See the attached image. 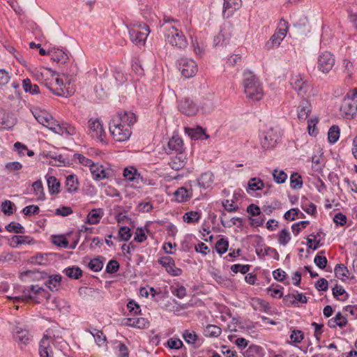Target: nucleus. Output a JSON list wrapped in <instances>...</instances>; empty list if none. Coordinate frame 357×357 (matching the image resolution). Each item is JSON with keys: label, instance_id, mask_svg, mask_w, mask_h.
<instances>
[{"label": "nucleus", "instance_id": "obj_1", "mask_svg": "<svg viewBox=\"0 0 357 357\" xmlns=\"http://www.w3.org/2000/svg\"><path fill=\"white\" fill-rule=\"evenodd\" d=\"M160 26L163 29L164 36L167 43L178 50H185L188 45L187 38L181 30V22L164 15L162 22L160 21Z\"/></svg>", "mask_w": 357, "mask_h": 357}, {"label": "nucleus", "instance_id": "obj_2", "mask_svg": "<svg viewBox=\"0 0 357 357\" xmlns=\"http://www.w3.org/2000/svg\"><path fill=\"white\" fill-rule=\"evenodd\" d=\"M137 121L135 113L124 111L119 113L109 125V131L114 139L117 142H124L128 139L132 134L130 127Z\"/></svg>", "mask_w": 357, "mask_h": 357}, {"label": "nucleus", "instance_id": "obj_3", "mask_svg": "<svg viewBox=\"0 0 357 357\" xmlns=\"http://www.w3.org/2000/svg\"><path fill=\"white\" fill-rule=\"evenodd\" d=\"M22 294L14 297H8L13 299L14 303L33 301L35 303H42L45 299L48 303L50 299V294L44 288L38 285H30L24 287L21 290Z\"/></svg>", "mask_w": 357, "mask_h": 357}, {"label": "nucleus", "instance_id": "obj_4", "mask_svg": "<svg viewBox=\"0 0 357 357\" xmlns=\"http://www.w3.org/2000/svg\"><path fill=\"white\" fill-rule=\"evenodd\" d=\"M243 88L247 98L259 100L263 96V90L258 77L250 70L243 72Z\"/></svg>", "mask_w": 357, "mask_h": 357}, {"label": "nucleus", "instance_id": "obj_5", "mask_svg": "<svg viewBox=\"0 0 357 357\" xmlns=\"http://www.w3.org/2000/svg\"><path fill=\"white\" fill-rule=\"evenodd\" d=\"M281 133L278 128L271 127L260 135L261 145L263 149H273L280 141Z\"/></svg>", "mask_w": 357, "mask_h": 357}, {"label": "nucleus", "instance_id": "obj_6", "mask_svg": "<svg viewBox=\"0 0 357 357\" xmlns=\"http://www.w3.org/2000/svg\"><path fill=\"white\" fill-rule=\"evenodd\" d=\"M130 38L136 45L144 44L149 33V27L146 24L139 23L135 24L133 28L128 30Z\"/></svg>", "mask_w": 357, "mask_h": 357}, {"label": "nucleus", "instance_id": "obj_7", "mask_svg": "<svg viewBox=\"0 0 357 357\" xmlns=\"http://www.w3.org/2000/svg\"><path fill=\"white\" fill-rule=\"evenodd\" d=\"M87 133L98 142L106 143V132L101 121L98 119H90L88 121Z\"/></svg>", "mask_w": 357, "mask_h": 357}, {"label": "nucleus", "instance_id": "obj_8", "mask_svg": "<svg viewBox=\"0 0 357 357\" xmlns=\"http://www.w3.org/2000/svg\"><path fill=\"white\" fill-rule=\"evenodd\" d=\"M335 63V57L328 51H324L319 54L317 61V68L324 74H328Z\"/></svg>", "mask_w": 357, "mask_h": 357}, {"label": "nucleus", "instance_id": "obj_9", "mask_svg": "<svg viewBox=\"0 0 357 357\" xmlns=\"http://www.w3.org/2000/svg\"><path fill=\"white\" fill-rule=\"evenodd\" d=\"M177 107L181 114L187 116L196 115L199 109L198 105L189 98H184L179 100L178 101Z\"/></svg>", "mask_w": 357, "mask_h": 357}, {"label": "nucleus", "instance_id": "obj_10", "mask_svg": "<svg viewBox=\"0 0 357 357\" xmlns=\"http://www.w3.org/2000/svg\"><path fill=\"white\" fill-rule=\"evenodd\" d=\"M178 68L181 74L186 78L195 76L198 70L196 62L187 58H182L178 61Z\"/></svg>", "mask_w": 357, "mask_h": 357}, {"label": "nucleus", "instance_id": "obj_11", "mask_svg": "<svg viewBox=\"0 0 357 357\" xmlns=\"http://www.w3.org/2000/svg\"><path fill=\"white\" fill-rule=\"evenodd\" d=\"M158 263L164 267L166 271L172 276H179L182 274V270L175 265V261L171 257H161L158 259Z\"/></svg>", "mask_w": 357, "mask_h": 357}, {"label": "nucleus", "instance_id": "obj_12", "mask_svg": "<svg viewBox=\"0 0 357 357\" xmlns=\"http://www.w3.org/2000/svg\"><path fill=\"white\" fill-rule=\"evenodd\" d=\"M291 85L299 95L306 93L311 87L310 83L301 77V75H296L291 77L290 80Z\"/></svg>", "mask_w": 357, "mask_h": 357}, {"label": "nucleus", "instance_id": "obj_13", "mask_svg": "<svg viewBox=\"0 0 357 357\" xmlns=\"http://www.w3.org/2000/svg\"><path fill=\"white\" fill-rule=\"evenodd\" d=\"M53 340L51 337L44 335L39 343L38 353L40 357H54L52 348Z\"/></svg>", "mask_w": 357, "mask_h": 357}, {"label": "nucleus", "instance_id": "obj_14", "mask_svg": "<svg viewBox=\"0 0 357 357\" xmlns=\"http://www.w3.org/2000/svg\"><path fill=\"white\" fill-rule=\"evenodd\" d=\"M90 171L93 179L97 181L112 176L111 169L105 168L103 165L98 163H94Z\"/></svg>", "mask_w": 357, "mask_h": 357}, {"label": "nucleus", "instance_id": "obj_15", "mask_svg": "<svg viewBox=\"0 0 357 357\" xmlns=\"http://www.w3.org/2000/svg\"><path fill=\"white\" fill-rule=\"evenodd\" d=\"M340 111L346 119H353L357 112L356 102L349 98H344L340 107Z\"/></svg>", "mask_w": 357, "mask_h": 357}, {"label": "nucleus", "instance_id": "obj_16", "mask_svg": "<svg viewBox=\"0 0 357 357\" xmlns=\"http://www.w3.org/2000/svg\"><path fill=\"white\" fill-rule=\"evenodd\" d=\"M13 338L19 344L26 345L31 340L29 331L21 326H15L13 329Z\"/></svg>", "mask_w": 357, "mask_h": 357}, {"label": "nucleus", "instance_id": "obj_17", "mask_svg": "<svg viewBox=\"0 0 357 357\" xmlns=\"http://www.w3.org/2000/svg\"><path fill=\"white\" fill-rule=\"evenodd\" d=\"M47 307L50 310H58L59 312H68L70 310V305L67 301L63 298L54 297L48 300Z\"/></svg>", "mask_w": 357, "mask_h": 357}, {"label": "nucleus", "instance_id": "obj_18", "mask_svg": "<svg viewBox=\"0 0 357 357\" xmlns=\"http://www.w3.org/2000/svg\"><path fill=\"white\" fill-rule=\"evenodd\" d=\"M241 0H224L222 7L223 17H231L234 12L241 7Z\"/></svg>", "mask_w": 357, "mask_h": 357}, {"label": "nucleus", "instance_id": "obj_19", "mask_svg": "<svg viewBox=\"0 0 357 357\" xmlns=\"http://www.w3.org/2000/svg\"><path fill=\"white\" fill-rule=\"evenodd\" d=\"M48 54L50 55L53 61H56L58 63L63 64L68 60L67 52L59 48L52 47L48 50Z\"/></svg>", "mask_w": 357, "mask_h": 357}, {"label": "nucleus", "instance_id": "obj_20", "mask_svg": "<svg viewBox=\"0 0 357 357\" xmlns=\"http://www.w3.org/2000/svg\"><path fill=\"white\" fill-rule=\"evenodd\" d=\"M229 29V26L224 25L221 29L220 32L214 37V46L223 45L227 43L231 36Z\"/></svg>", "mask_w": 357, "mask_h": 357}, {"label": "nucleus", "instance_id": "obj_21", "mask_svg": "<svg viewBox=\"0 0 357 357\" xmlns=\"http://www.w3.org/2000/svg\"><path fill=\"white\" fill-rule=\"evenodd\" d=\"M79 183L78 178L75 174H70L66 177V190L70 194H74L78 191Z\"/></svg>", "mask_w": 357, "mask_h": 357}, {"label": "nucleus", "instance_id": "obj_22", "mask_svg": "<svg viewBox=\"0 0 357 357\" xmlns=\"http://www.w3.org/2000/svg\"><path fill=\"white\" fill-rule=\"evenodd\" d=\"M183 149V140L178 136H172L167 143V149L165 151L169 154L172 151L181 152Z\"/></svg>", "mask_w": 357, "mask_h": 357}, {"label": "nucleus", "instance_id": "obj_23", "mask_svg": "<svg viewBox=\"0 0 357 357\" xmlns=\"http://www.w3.org/2000/svg\"><path fill=\"white\" fill-rule=\"evenodd\" d=\"M255 252L259 258H264L266 256H269L275 260H279L280 259V255L278 251L275 248L268 246H266L264 248H256Z\"/></svg>", "mask_w": 357, "mask_h": 357}, {"label": "nucleus", "instance_id": "obj_24", "mask_svg": "<svg viewBox=\"0 0 357 357\" xmlns=\"http://www.w3.org/2000/svg\"><path fill=\"white\" fill-rule=\"evenodd\" d=\"M54 133L62 136H73L77 132L76 128L68 123L59 124V127L54 128Z\"/></svg>", "mask_w": 357, "mask_h": 357}, {"label": "nucleus", "instance_id": "obj_25", "mask_svg": "<svg viewBox=\"0 0 357 357\" xmlns=\"http://www.w3.org/2000/svg\"><path fill=\"white\" fill-rule=\"evenodd\" d=\"M213 174L211 172L208 171L202 173L199 178L197 180L199 187L207 189L211 186L213 182Z\"/></svg>", "mask_w": 357, "mask_h": 357}, {"label": "nucleus", "instance_id": "obj_26", "mask_svg": "<svg viewBox=\"0 0 357 357\" xmlns=\"http://www.w3.org/2000/svg\"><path fill=\"white\" fill-rule=\"evenodd\" d=\"M312 110V107L310 102L307 100H303L297 108V116L300 120H305Z\"/></svg>", "mask_w": 357, "mask_h": 357}, {"label": "nucleus", "instance_id": "obj_27", "mask_svg": "<svg viewBox=\"0 0 357 357\" xmlns=\"http://www.w3.org/2000/svg\"><path fill=\"white\" fill-rule=\"evenodd\" d=\"M62 276L59 274L49 275L45 284L51 291H57L61 285Z\"/></svg>", "mask_w": 357, "mask_h": 357}, {"label": "nucleus", "instance_id": "obj_28", "mask_svg": "<svg viewBox=\"0 0 357 357\" xmlns=\"http://www.w3.org/2000/svg\"><path fill=\"white\" fill-rule=\"evenodd\" d=\"M104 215L102 208H93L87 215V222L91 225H96L100 222Z\"/></svg>", "mask_w": 357, "mask_h": 357}, {"label": "nucleus", "instance_id": "obj_29", "mask_svg": "<svg viewBox=\"0 0 357 357\" xmlns=\"http://www.w3.org/2000/svg\"><path fill=\"white\" fill-rule=\"evenodd\" d=\"M31 112L37 121L44 126H46L49 120L52 119V116L45 111H41L36 108L33 109Z\"/></svg>", "mask_w": 357, "mask_h": 357}, {"label": "nucleus", "instance_id": "obj_30", "mask_svg": "<svg viewBox=\"0 0 357 357\" xmlns=\"http://www.w3.org/2000/svg\"><path fill=\"white\" fill-rule=\"evenodd\" d=\"M123 176L130 181H136L139 183V180H142L140 174L137 169L133 167H126L123 171Z\"/></svg>", "mask_w": 357, "mask_h": 357}, {"label": "nucleus", "instance_id": "obj_31", "mask_svg": "<svg viewBox=\"0 0 357 357\" xmlns=\"http://www.w3.org/2000/svg\"><path fill=\"white\" fill-rule=\"evenodd\" d=\"M245 357H263L264 356V349L256 344H251L243 353Z\"/></svg>", "mask_w": 357, "mask_h": 357}, {"label": "nucleus", "instance_id": "obj_32", "mask_svg": "<svg viewBox=\"0 0 357 357\" xmlns=\"http://www.w3.org/2000/svg\"><path fill=\"white\" fill-rule=\"evenodd\" d=\"M174 196L178 202H185L191 197L192 190H188L185 187H181L176 190Z\"/></svg>", "mask_w": 357, "mask_h": 357}, {"label": "nucleus", "instance_id": "obj_33", "mask_svg": "<svg viewBox=\"0 0 357 357\" xmlns=\"http://www.w3.org/2000/svg\"><path fill=\"white\" fill-rule=\"evenodd\" d=\"M252 306L255 310L268 312L271 306L269 303L264 299L255 298L252 300Z\"/></svg>", "mask_w": 357, "mask_h": 357}, {"label": "nucleus", "instance_id": "obj_34", "mask_svg": "<svg viewBox=\"0 0 357 357\" xmlns=\"http://www.w3.org/2000/svg\"><path fill=\"white\" fill-rule=\"evenodd\" d=\"M188 134L194 139H207L209 138V135L200 126L195 128H189Z\"/></svg>", "mask_w": 357, "mask_h": 357}, {"label": "nucleus", "instance_id": "obj_35", "mask_svg": "<svg viewBox=\"0 0 357 357\" xmlns=\"http://www.w3.org/2000/svg\"><path fill=\"white\" fill-rule=\"evenodd\" d=\"M33 240L28 236H13L10 245L13 248H17L20 245L31 244Z\"/></svg>", "mask_w": 357, "mask_h": 357}, {"label": "nucleus", "instance_id": "obj_36", "mask_svg": "<svg viewBox=\"0 0 357 357\" xmlns=\"http://www.w3.org/2000/svg\"><path fill=\"white\" fill-rule=\"evenodd\" d=\"M49 192L52 195L58 194L60 192V182L55 176H50L47 178Z\"/></svg>", "mask_w": 357, "mask_h": 357}, {"label": "nucleus", "instance_id": "obj_37", "mask_svg": "<svg viewBox=\"0 0 357 357\" xmlns=\"http://www.w3.org/2000/svg\"><path fill=\"white\" fill-rule=\"evenodd\" d=\"M221 333L222 329L219 326L212 324L207 325L203 331L204 335L208 337H217Z\"/></svg>", "mask_w": 357, "mask_h": 357}, {"label": "nucleus", "instance_id": "obj_38", "mask_svg": "<svg viewBox=\"0 0 357 357\" xmlns=\"http://www.w3.org/2000/svg\"><path fill=\"white\" fill-rule=\"evenodd\" d=\"M22 87L26 93H29L31 95H36L40 93L39 86L37 84H32L31 79L29 78L23 79Z\"/></svg>", "mask_w": 357, "mask_h": 357}, {"label": "nucleus", "instance_id": "obj_39", "mask_svg": "<svg viewBox=\"0 0 357 357\" xmlns=\"http://www.w3.org/2000/svg\"><path fill=\"white\" fill-rule=\"evenodd\" d=\"M47 256L48 254L46 253H37L30 258L29 262L33 264L47 266L49 264Z\"/></svg>", "mask_w": 357, "mask_h": 357}, {"label": "nucleus", "instance_id": "obj_40", "mask_svg": "<svg viewBox=\"0 0 357 357\" xmlns=\"http://www.w3.org/2000/svg\"><path fill=\"white\" fill-rule=\"evenodd\" d=\"M63 273L70 278L77 280L82 276V271L78 266H69L64 269Z\"/></svg>", "mask_w": 357, "mask_h": 357}, {"label": "nucleus", "instance_id": "obj_41", "mask_svg": "<svg viewBox=\"0 0 357 357\" xmlns=\"http://www.w3.org/2000/svg\"><path fill=\"white\" fill-rule=\"evenodd\" d=\"M332 291L333 296L341 301H347L349 296V294L342 286L335 285V287L332 289Z\"/></svg>", "mask_w": 357, "mask_h": 357}, {"label": "nucleus", "instance_id": "obj_42", "mask_svg": "<svg viewBox=\"0 0 357 357\" xmlns=\"http://www.w3.org/2000/svg\"><path fill=\"white\" fill-rule=\"evenodd\" d=\"M264 185L263 181L259 178H252L248 181L247 192L248 193H250V190L256 191L261 190Z\"/></svg>", "mask_w": 357, "mask_h": 357}, {"label": "nucleus", "instance_id": "obj_43", "mask_svg": "<svg viewBox=\"0 0 357 357\" xmlns=\"http://www.w3.org/2000/svg\"><path fill=\"white\" fill-rule=\"evenodd\" d=\"M202 213L200 211H188L183 216V221L187 223H195L201 218Z\"/></svg>", "mask_w": 357, "mask_h": 357}, {"label": "nucleus", "instance_id": "obj_44", "mask_svg": "<svg viewBox=\"0 0 357 357\" xmlns=\"http://www.w3.org/2000/svg\"><path fill=\"white\" fill-rule=\"evenodd\" d=\"M32 188L34 195L37 197L38 200H44L45 193L43 186V183L40 180H38L33 183L32 184Z\"/></svg>", "mask_w": 357, "mask_h": 357}, {"label": "nucleus", "instance_id": "obj_45", "mask_svg": "<svg viewBox=\"0 0 357 357\" xmlns=\"http://www.w3.org/2000/svg\"><path fill=\"white\" fill-rule=\"evenodd\" d=\"M334 272L335 276L342 281L344 280V278H349V271L344 264H337L335 267Z\"/></svg>", "mask_w": 357, "mask_h": 357}, {"label": "nucleus", "instance_id": "obj_46", "mask_svg": "<svg viewBox=\"0 0 357 357\" xmlns=\"http://www.w3.org/2000/svg\"><path fill=\"white\" fill-rule=\"evenodd\" d=\"M290 186L294 190L301 189L303 187L302 177L298 173L294 172L291 174Z\"/></svg>", "mask_w": 357, "mask_h": 357}, {"label": "nucleus", "instance_id": "obj_47", "mask_svg": "<svg viewBox=\"0 0 357 357\" xmlns=\"http://www.w3.org/2000/svg\"><path fill=\"white\" fill-rule=\"evenodd\" d=\"M291 234L287 229H282L278 235V241L280 245L285 246L291 241Z\"/></svg>", "mask_w": 357, "mask_h": 357}, {"label": "nucleus", "instance_id": "obj_48", "mask_svg": "<svg viewBox=\"0 0 357 357\" xmlns=\"http://www.w3.org/2000/svg\"><path fill=\"white\" fill-rule=\"evenodd\" d=\"M340 137V128L337 126H332L328 132V139L331 144H335Z\"/></svg>", "mask_w": 357, "mask_h": 357}, {"label": "nucleus", "instance_id": "obj_49", "mask_svg": "<svg viewBox=\"0 0 357 357\" xmlns=\"http://www.w3.org/2000/svg\"><path fill=\"white\" fill-rule=\"evenodd\" d=\"M114 347L118 351L119 357H128L129 351L125 344L116 340L114 342Z\"/></svg>", "mask_w": 357, "mask_h": 357}, {"label": "nucleus", "instance_id": "obj_50", "mask_svg": "<svg viewBox=\"0 0 357 357\" xmlns=\"http://www.w3.org/2000/svg\"><path fill=\"white\" fill-rule=\"evenodd\" d=\"M215 250L220 255L225 253L229 248V242L227 238H221L215 243Z\"/></svg>", "mask_w": 357, "mask_h": 357}, {"label": "nucleus", "instance_id": "obj_51", "mask_svg": "<svg viewBox=\"0 0 357 357\" xmlns=\"http://www.w3.org/2000/svg\"><path fill=\"white\" fill-rule=\"evenodd\" d=\"M6 229L9 232H14L16 234H24L25 229L24 227L16 222H11L8 225L6 226Z\"/></svg>", "mask_w": 357, "mask_h": 357}, {"label": "nucleus", "instance_id": "obj_52", "mask_svg": "<svg viewBox=\"0 0 357 357\" xmlns=\"http://www.w3.org/2000/svg\"><path fill=\"white\" fill-rule=\"evenodd\" d=\"M182 337L184 340L189 344H195L197 339L198 336L194 331L185 330L183 331L182 334Z\"/></svg>", "mask_w": 357, "mask_h": 357}, {"label": "nucleus", "instance_id": "obj_53", "mask_svg": "<svg viewBox=\"0 0 357 357\" xmlns=\"http://www.w3.org/2000/svg\"><path fill=\"white\" fill-rule=\"evenodd\" d=\"M52 243L60 248H68V241L63 235L52 236Z\"/></svg>", "mask_w": 357, "mask_h": 357}, {"label": "nucleus", "instance_id": "obj_54", "mask_svg": "<svg viewBox=\"0 0 357 357\" xmlns=\"http://www.w3.org/2000/svg\"><path fill=\"white\" fill-rule=\"evenodd\" d=\"M274 181L279 184L283 183L287 178V174L283 170L274 169L273 172Z\"/></svg>", "mask_w": 357, "mask_h": 357}, {"label": "nucleus", "instance_id": "obj_55", "mask_svg": "<svg viewBox=\"0 0 357 357\" xmlns=\"http://www.w3.org/2000/svg\"><path fill=\"white\" fill-rule=\"evenodd\" d=\"M74 159L78 160L81 165L89 167L90 169L94 164V162L91 159L87 158L84 155L80 153H75Z\"/></svg>", "mask_w": 357, "mask_h": 357}, {"label": "nucleus", "instance_id": "obj_56", "mask_svg": "<svg viewBox=\"0 0 357 357\" xmlns=\"http://www.w3.org/2000/svg\"><path fill=\"white\" fill-rule=\"evenodd\" d=\"M324 251H320L314 259V264L321 269L325 268L328 263L326 257L325 256L320 255V254H324Z\"/></svg>", "mask_w": 357, "mask_h": 357}, {"label": "nucleus", "instance_id": "obj_57", "mask_svg": "<svg viewBox=\"0 0 357 357\" xmlns=\"http://www.w3.org/2000/svg\"><path fill=\"white\" fill-rule=\"evenodd\" d=\"M183 155L180 153L178 156H176L174 159H173L170 163V165L172 169L178 170L182 169L185 164V158H183Z\"/></svg>", "mask_w": 357, "mask_h": 357}, {"label": "nucleus", "instance_id": "obj_58", "mask_svg": "<svg viewBox=\"0 0 357 357\" xmlns=\"http://www.w3.org/2000/svg\"><path fill=\"white\" fill-rule=\"evenodd\" d=\"M89 268L94 272H98L103 267V262L100 258L92 259L88 265Z\"/></svg>", "mask_w": 357, "mask_h": 357}, {"label": "nucleus", "instance_id": "obj_59", "mask_svg": "<svg viewBox=\"0 0 357 357\" xmlns=\"http://www.w3.org/2000/svg\"><path fill=\"white\" fill-rule=\"evenodd\" d=\"M127 307L132 315H138L141 313L140 305L134 300H130L127 303Z\"/></svg>", "mask_w": 357, "mask_h": 357}, {"label": "nucleus", "instance_id": "obj_60", "mask_svg": "<svg viewBox=\"0 0 357 357\" xmlns=\"http://www.w3.org/2000/svg\"><path fill=\"white\" fill-rule=\"evenodd\" d=\"M119 236L121 241H128L132 236L130 229L126 226H121L119 230Z\"/></svg>", "mask_w": 357, "mask_h": 357}, {"label": "nucleus", "instance_id": "obj_61", "mask_svg": "<svg viewBox=\"0 0 357 357\" xmlns=\"http://www.w3.org/2000/svg\"><path fill=\"white\" fill-rule=\"evenodd\" d=\"M250 267H251V266L248 265V264L244 265V264H234L231 266V271L234 273H237L240 272L242 274H245L250 271Z\"/></svg>", "mask_w": 357, "mask_h": 357}, {"label": "nucleus", "instance_id": "obj_62", "mask_svg": "<svg viewBox=\"0 0 357 357\" xmlns=\"http://www.w3.org/2000/svg\"><path fill=\"white\" fill-rule=\"evenodd\" d=\"M14 204L10 200H5L1 203V211L6 215H10L13 213Z\"/></svg>", "mask_w": 357, "mask_h": 357}, {"label": "nucleus", "instance_id": "obj_63", "mask_svg": "<svg viewBox=\"0 0 357 357\" xmlns=\"http://www.w3.org/2000/svg\"><path fill=\"white\" fill-rule=\"evenodd\" d=\"M167 345L170 349H179L184 347L183 342L178 338L172 337L167 340Z\"/></svg>", "mask_w": 357, "mask_h": 357}, {"label": "nucleus", "instance_id": "obj_64", "mask_svg": "<svg viewBox=\"0 0 357 357\" xmlns=\"http://www.w3.org/2000/svg\"><path fill=\"white\" fill-rule=\"evenodd\" d=\"M119 269V264L116 260L112 259L107 263L105 268V271L108 273H115Z\"/></svg>", "mask_w": 357, "mask_h": 357}]
</instances>
